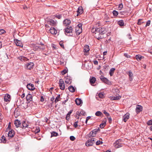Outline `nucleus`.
I'll return each mask as SVG.
<instances>
[{
	"label": "nucleus",
	"mask_w": 152,
	"mask_h": 152,
	"mask_svg": "<svg viewBox=\"0 0 152 152\" xmlns=\"http://www.w3.org/2000/svg\"><path fill=\"white\" fill-rule=\"evenodd\" d=\"M86 136H87V137L91 138L87 141L86 143V145L87 146L92 145L95 142L94 137H95V129L91 131L88 134L86 135Z\"/></svg>",
	"instance_id": "obj_1"
},
{
	"label": "nucleus",
	"mask_w": 152,
	"mask_h": 152,
	"mask_svg": "<svg viewBox=\"0 0 152 152\" xmlns=\"http://www.w3.org/2000/svg\"><path fill=\"white\" fill-rule=\"evenodd\" d=\"M105 31L104 28H96V34H97L98 35H99V34L102 35V34H104L105 33Z\"/></svg>",
	"instance_id": "obj_2"
},
{
	"label": "nucleus",
	"mask_w": 152,
	"mask_h": 152,
	"mask_svg": "<svg viewBox=\"0 0 152 152\" xmlns=\"http://www.w3.org/2000/svg\"><path fill=\"white\" fill-rule=\"evenodd\" d=\"M122 140L119 139L116 141L114 143V146L117 148H118L122 146V144H121Z\"/></svg>",
	"instance_id": "obj_3"
},
{
	"label": "nucleus",
	"mask_w": 152,
	"mask_h": 152,
	"mask_svg": "<svg viewBox=\"0 0 152 152\" xmlns=\"http://www.w3.org/2000/svg\"><path fill=\"white\" fill-rule=\"evenodd\" d=\"M59 86L60 89L64 90L65 89V86L64 81L62 79H61L59 81Z\"/></svg>",
	"instance_id": "obj_4"
},
{
	"label": "nucleus",
	"mask_w": 152,
	"mask_h": 152,
	"mask_svg": "<svg viewBox=\"0 0 152 152\" xmlns=\"http://www.w3.org/2000/svg\"><path fill=\"white\" fill-rule=\"evenodd\" d=\"M100 79L102 81L107 84H110V81L107 78L103 76L102 75L100 77Z\"/></svg>",
	"instance_id": "obj_5"
},
{
	"label": "nucleus",
	"mask_w": 152,
	"mask_h": 152,
	"mask_svg": "<svg viewBox=\"0 0 152 152\" xmlns=\"http://www.w3.org/2000/svg\"><path fill=\"white\" fill-rule=\"evenodd\" d=\"M34 66V63L33 62H30L26 64L25 68L28 69H31L33 68Z\"/></svg>",
	"instance_id": "obj_6"
},
{
	"label": "nucleus",
	"mask_w": 152,
	"mask_h": 152,
	"mask_svg": "<svg viewBox=\"0 0 152 152\" xmlns=\"http://www.w3.org/2000/svg\"><path fill=\"white\" fill-rule=\"evenodd\" d=\"M48 23L53 26H55L57 24V21L56 20L54 21L52 19H50L48 21Z\"/></svg>",
	"instance_id": "obj_7"
},
{
	"label": "nucleus",
	"mask_w": 152,
	"mask_h": 152,
	"mask_svg": "<svg viewBox=\"0 0 152 152\" xmlns=\"http://www.w3.org/2000/svg\"><path fill=\"white\" fill-rule=\"evenodd\" d=\"M130 114L129 113H127L123 117V121L126 122L129 118Z\"/></svg>",
	"instance_id": "obj_8"
},
{
	"label": "nucleus",
	"mask_w": 152,
	"mask_h": 152,
	"mask_svg": "<svg viewBox=\"0 0 152 152\" xmlns=\"http://www.w3.org/2000/svg\"><path fill=\"white\" fill-rule=\"evenodd\" d=\"M77 12V16H78V15H80L82 14L83 12V11L82 7L80 6V7H79L78 8Z\"/></svg>",
	"instance_id": "obj_9"
},
{
	"label": "nucleus",
	"mask_w": 152,
	"mask_h": 152,
	"mask_svg": "<svg viewBox=\"0 0 152 152\" xmlns=\"http://www.w3.org/2000/svg\"><path fill=\"white\" fill-rule=\"evenodd\" d=\"M50 33L53 35H56L57 32V30L54 27H51L49 31Z\"/></svg>",
	"instance_id": "obj_10"
},
{
	"label": "nucleus",
	"mask_w": 152,
	"mask_h": 152,
	"mask_svg": "<svg viewBox=\"0 0 152 152\" xmlns=\"http://www.w3.org/2000/svg\"><path fill=\"white\" fill-rule=\"evenodd\" d=\"M142 107L140 105H137L136 107V112L137 114L140 113V112L142 111Z\"/></svg>",
	"instance_id": "obj_11"
},
{
	"label": "nucleus",
	"mask_w": 152,
	"mask_h": 152,
	"mask_svg": "<svg viewBox=\"0 0 152 152\" xmlns=\"http://www.w3.org/2000/svg\"><path fill=\"white\" fill-rule=\"evenodd\" d=\"M27 88L28 90L31 91L34 90L35 89L34 85L31 83L27 84Z\"/></svg>",
	"instance_id": "obj_12"
},
{
	"label": "nucleus",
	"mask_w": 152,
	"mask_h": 152,
	"mask_svg": "<svg viewBox=\"0 0 152 152\" xmlns=\"http://www.w3.org/2000/svg\"><path fill=\"white\" fill-rule=\"evenodd\" d=\"M65 82L67 84H70L72 83L71 77L69 76H67L65 77Z\"/></svg>",
	"instance_id": "obj_13"
},
{
	"label": "nucleus",
	"mask_w": 152,
	"mask_h": 152,
	"mask_svg": "<svg viewBox=\"0 0 152 152\" xmlns=\"http://www.w3.org/2000/svg\"><path fill=\"white\" fill-rule=\"evenodd\" d=\"M11 99L10 96L9 94H6L4 96V100L5 102H10Z\"/></svg>",
	"instance_id": "obj_14"
},
{
	"label": "nucleus",
	"mask_w": 152,
	"mask_h": 152,
	"mask_svg": "<svg viewBox=\"0 0 152 152\" xmlns=\"http://www.w3.org/2000/svg\"><path fill=\"white\" fill-rule=\"evenodd\" d=\"M72 26H68L65 29V32L67 33H71L72 32Z\"/></svg>",
	"instance_id": "obj_15"
},
{
	"label": "nucleus",
	"mask_w": 152,
	"mask_h": 152,
	"mask_svg": "<svg viewBox=\"0 0 152 152\" xmlns=\"http://www.w3.org/2000/svg\"><path fill=\"white\" fill-rule=\"evenodd\" d=\"M26 99L27 101L29 103L32 101V96L30 94H28L26 96Z\"/></svg>",
	"instance_id": "obj_16"
},
{
	"label": "nucleus",
	"mask_w": 152,
	"mask_h": 152,
	"mask_svg": "<svg viewBox=\"0 0 152 152\" xmlns=\"http://www.w3.org/2000/svg\"><path fill=\"white\" fill-rule=\"evenodd\" d=\"M15 133L14 130H11L8 133V136L10 138H12L14 137L15 135Z\"/></svg>",
	"instance_id": "obj_17"
},
{
	"label": "nucleus",
	"mask_w": 152,
	"mask_h": 152,
	"mask_svg": "<svg viewBox=\"0 0 152 152\" xmlns=\"http://www.w3.org/2000/svg\"><path fill=\"white\" fill-rule=\"evenodd\" d=\"M121 97L120 96H111L110 98L111 100H119L121 99Z\"/></svg>",
	"instance_id": "obj_18"
},
{
	"label": "nucleus",
	"mask_w": 152,
	"mask_h": 152,
	"mask_svg": "<svg viewBox=\"0 0 152 152\" xmlns=\"http://www.w3.org/2000/svg\"><path fill=\"white\" fill-rule=\"evenodd\" d=\"M33 48V49L34 50H39V45L34 44H32L31 45Z\"/></svg>",
	"instance_id": "obj_19"
},
{
	"label": "nucleus",
	"mask_w": 152,
	"mask_h": 152,
	"mask_svg": "<svg viewBox=\"0 0 152 152\" xmlns=\"http://www.w3.org/2000/svg\"><path fill=\"white\" fill-rule=\"evenodd\" d=\"M71 21L69 19H65L63 21V24L66 26L71 23Z\"/></svg>",
	"instance_id": "obj_20"
},
{
	"label": "nucleus",
	"mask_w": 152,
	"mask_h": 152,
	"mask_svg": "<svg viewBox=\"0 0 152 152\" xmlns=\"http://www.w3.org/2000/svg\"><path fill=\"white\" fill-rule=\"evenodd\" d=\"M21 61H26L28 60V59L26 57L23 56H20L17 58Z\"/></svg>",
	"instance_id": "obj_21"
},
{
	"label": "nucleus",
	"mask_w": 152,
	"mask_h": 152,
	"mask_svg": "<svg viewBox=\"0 0 152 152\" xmlns=\"http://www.w3.org/2000/svg\"><path fill=\"white\" fill-rule=\"evenodd\" d=\"M82 31V28H75V32L76 34L77 35H79Z\"/></svg>",
	"instance_id": "obj_22"
},
{
	"label": "nucleus",
	"mask_w": 152,
	"mask_h": 152,
	"mask_svg": "<svg viewBox=\"0 0 152 152\" xmlns=\"http://www.w3.org/2000/svg\"><path fill=\"white\" fill-rule=\"evenodd\" d=\"M90 50L89 47L88 45H86L84 47L83 51L84 52V54L85 55V53L88 52Z\"/></svg>",
	"instance_id": "obj_23"
},
{
	"label": "nucleus",
	"mask_w": 152,
	"mask_h": 152,
	"mask_svg": "<svg viewBox=\"0 0 152 152\" xmlns=\"http://www.w3.org/2000/svg\"><path fill=\"white\" fill-rule=\"evenodd\" d=\"M14 124L17 128L20 127L21 125V123L20 121L18 119L16 120L15 121Z\"/></svg>",
	"instance_id": "obj_24"
},
{
	"label": "nucleus",
	"mask_w": 152,
	"mask_h": 152,
	"mask_svg": "<svg viewBox=\"0 0 152 152\" xmlns=\"http://www.w3.org/2000/svg\"><path fill=\"white\" fill-rule=\"evenodd\" d=\"M75 102L77 105H80L82 102V101L80 99L76 98L75 100Z\"/></svg>",
	"instance_id": "obj_25"
},
{
	"label": "nucleus",
	"mask_w": 152,
	"mask_h": 152,
	"mask_svg": "<svg viewBox=\"0 0 152 152\" xmlns=\"http://www.w3.org/2000/svg\"><path fill=\"white\" fill-rule=\"evenodd\" d=\"M117 24L120 26H124V23L122 20H119L117 22Z\"/></svg>",
	"instance_id": "obj_26"
},
{
	"label": "nucleus",
	"mask_w": 152,
	"mask_h": 152,
	"mask_svg": "<svg viewBox=\"0 0 152 152\" xmlns=\"http://www.w3.org/2000/svg\"><path fill=\"white\" fill-rule=\"evenodd\" d=\"M128 73H129L128 75L129 77V80L130 81H132L133 79V74L131 71H129Z\"/></svg>",
	"instance_id": "obj_27"
},
{
	"label": "nucleus",
	"mask_w": 152,
	"mask_h": 152,
	"mask_svg": "<svg viewBox=\"0 0 152 152\" xmlns=\"http://www.w3.org/2000/svg\"><path fill=\"white\" fill-rule=\"evenodd\" d=\"M90 83L91 85L94 86V84L95 83V77H92L91 78H90Z\"/></svg>",
	"instance_id": "obj_28"
},
{
	"label": "nucleus",
	"mask_w": 152,
	"mask_h": 152,
	"mask_svg": "<svg viewBox=\"0 0 152 152\" xmlns=\"http://www.w3.org/2000/svg\"><path fill=\"white\" fill-rule=\"evenodd\" d=\"M22 128H28V125L27 123L25 121H23L22 122Z\"/></svg>",
	"instance_id": "obj_29"
},
{
	"label": "nucleus",
	"mask_w": 152,
	"mask_h": 152,
	"mask_svg": "<svg viewBox=\"0 0 152 152\" xmlns=\"http://www.w3.org/2000/svg\"><path fill=\"white\" fill-rule=\"evenodd\" d=\"M15 43L17 46L21 47H23V45L20 41L17 40L15 41Z\"/></svg>",
	"instance_id": "obj_30"
},
{
	"label": "nucleus",
	"mask_w": 152,
	"mask_h": 152,
	"mask_svg": "<svg viewBox=\"0 0 152 152\" xmlns=\"http://www.w3.org/2000/svg\"><path fill=\"white\" fill-rule=\"evenodd\" d=\"M115 69L114 68H111L109 72V74L110 76H112L114 74Z\"/></svg>",
	"instance_id": "obj_31"
},
{
	"label": "nucleus",
	"mask_w": 152,
	"mask_h": 152,
	"mask_svg": "<svg viewBox=\"0 0 152 152\" xmlns=\"http://www.w3.org/2000/svg\"><path fill=\"white\" fill-rule=\"evenodd\" d=\"M80 111L79 113V116L85 115H86V113L83 110L80 109Z\"/></svg>",
	"instance_id": "obj_32"
},
{
	"label": "nucleus",
	"mask_w": 152,
	"mask_h": 152,
	"mask_svg": "<svg viewBox=\"0 0 152 152\" xmlns=\"http://www.w3.org/2000/svg\"><path fill=\"white\" fill-rule=\"evenodd\" d=\"M68 89L70 92H73L75 91V88L72 86H70L68 87Z\"/></svg>",
	"instance_id": "obj_33"
},
{
	"label": "nucleus",
	"mask_w": 152,
	"mask_h": 152,
	"mask_svg": "<svg viewBox=\"0 0 152 152\" xmlns=\"http://www.w3.org/2000/svg\"><path fill=\"white\" fill-rule=\"evenodd\" d=\"M51 137H56L58 135V133L57 132H51Z\"/></svg>",
	"instance_id": "obj_34"
},
{
	"label": "nucleus",
	"mask_w": 152,
	"mask_h": 152,
	"mask_svg": "<svg viewBox=\"0 0 152 152\" xmlns=\"http://www.w3.org/2000/svg\"><path fill=\"white\" fill-rule=\"evenodd\" d=\"M72 110H71L67 113V114L66 116V120H68L69 119V116L72 113Z\"/></svg>",
	"instance_id": "obj_35"
},
{
	"label": "nucleus",
	"mask_w": 152,
	"mask_h": 152,
	"mask_svg": "<svg viewBox=\"0 0 152 152\" xmlns=\"http://www.w3.org/2000/svg\"><path fill=\"white\" fill-rule=\"evenodd\" d=\"M39 50H44L45 48V46L44 44H42L41 45H39Z\"/></svg>",
	"instance_id": "obj_36"
},
{
	"label": "nucleus",
	"mask_w": 152,
	"mask_h": 152,
	"mask_svg": "<svg viewBox=\"0 0 152 152\" xmlns=\"http://www.w3.org/2000/svg\"><path fill=\"white\" fill-rule=\"evenodd\" d=\"M113 15L115 17L117 16L119 14V13L118 12L115 10H114L113 11Z\"/></svg>",
	"instance_id": "obj_37"
},
{
	"label": "nucleus",
	"mask_w": 152,
	"mask_h": 152,
	"mask_svg": "<svg viewBox=\"0 0 152 152\" xmlns=\"http://www.w3.org/2000/svg\"><path fill=\"white\" fill-rule=\"evenodd\" d=\"M104 20L105 22H108L109 21V18L107 15H105L104 18Z\"/></svg>",
	"instance_id": "obj_38"
},
{
	"label": "nucleus",
	"mask_w": 152,
	"mask_h": 152,
	"mask_svg": "<svg viewBox=\"0 0 152 152\" xmlns=\"http://www.w3.org/2000/svg\"><path fill=\"white\" fill-rule=\"evenodd\" d=\"M60 98V95L58 94L57 95V96L56 97V99L55 100V103L57 102H58V101H59L60 100H59Z\"/></svg>",
	"instance_id": "obj_39"
},
{
	"label": "nucleus",
	"mask_w": 152,
	"mask_h": 152,
	"mask_svg": "<svg viewBox=\"0 0 152 152\" xmlns=\"http://www.w3.org/2000/svg\"><path fill=\"white\" fill-rule=\"evenodd\" d=\"M136 57L137 60L138 61H139L141 59L142 56H141L140 55H137L136 56Z\"/></svg>",
	"instance_id": "obj_40"
},
{
	"label": "nucleus",
	"mask_w": 152,
	"mask_h": 152,
	"mask_svg": "<svg viewBox=\"0 0 152 152\" xmlns=\"http://www.w3.org/2000/svg\"><path fill=\"white\" fill-rule=\"evenodd\" d=\"M96 115L97 116H100L103 115V114H102L101 112L100 111H97L96 113Z\"/></svg>",
	"instance_id": "obj_41"
},
{
	"label": "nucleus",
	"mask_w": 152,
	"mask_h": 152,
	"mask_svg": "<svg viewBox=\"0 0 152 152\" xmlns=\"http://www.w3.org/2000/svg\"><path fill=\"white\" fill-rule=\"evenodd\" d=\"M40 131V129L39 127L38 126L36 128V129H35V132L36 133H39Z\"/></svg>",
	"instance_id": "obj_42"
},
{
	"label": "nucleus",
	"mask_w": 152,
	"mask_h": 152,
	"mask_svg": "<svg viewBox=\"0 0 152 152\" xmlns=\"http://www.w3.org/2000/svg\"><path fill=\"white\" fill-rule=\"evenodd\" d=\"M102 142L99 140H97L96 142V145H99L100 144H102Z\"/></svg>",
	"instance_id": "obj_43"
},
{
	"label": "nucleus",
	"mask_w": 152,
	"mask_h": 152,
	"mask_svg": "<svg viewBox=\"0 0 152 152\" xmlns=\"http://www.w3.org/2000/svg\"><path fill=\"white\" fill-rule=\"evenodd\" d=\"M59 44L62 48H64L63 42L62 41H60L59 43Z\"/></svg>",
	"instance_id": "obj_44"
},
{
	"label": "nucleus",
	"mask_w": 152,
	"mask_h": 152,
	"mask_svg": "<svg viewBox=\"0 0 152 152\" xmlns=\"http://www.w3.org/2000/svg\"><path fill=\"white\" fill-rule=\"evenodd\" d=\"M99 96L101 98H103L104 97V94L102 93H99L98 94Z\"/></svg>",
	"instance_id": "obj_45"
},
{
	"label": "nucleus",
	"mask_w": 152,
	"mask_h": 152,
	"mask_svg": "<svg viewBox=\"0 0 152 152\" xmlns=\"http://www.w3.org/2000/svg\"><path fill=\"white\" fill-rule=\"evenodd\" d=\"M147 124L148 125H152V120H151L149 121H148L147 123Z\"/></svg>",
	"instance_id": "obj_46"
},
{
	"label": "nucleus",
	"mask_w": 152,
	"mask_h": 152,
	"mask_svg": "<svg viewBox=\"0 0 152 152\" xmlns=\"http://www.w3.org/2000/svg\"><path fill=\"white\" fill-rule=\"evenodd\" d=\"M105 126H106V125H105L103 123H102L101 124L99 125L101 129H102V128H104V127H105Z\"/></svg>",
	"instance_id": "obj_47"
},
{
	"label": "nucleus",
	"mask_w": 152,
	"mask_h": 152,
	"mask_svg": "<svg viewBox=\"0 0 152 152\" xmlns=\"http://www.w3.org/2000/svg\"><path fill=\"white\" fill-rule=\"evenodd\" d=\"M118 9L120 10H121L122 8H123V5L121 3L119 4L118 6Z\"/></svg>",
	"instance_id": "obj_48"
},
{
	"label": "nucleus",
	"mask_w": 152,
	"mask_h": 152,
	"mask_svg": "<svg viewBox=\"0 0 152 152\" xmlns=\"http://www.w3.org/2000/svg\"><path fill=\"white\" fill-rule=\"evenodd\" d=\"M82 24L81 23H79L78 24L77 26L76 27V28H82Z\"/></svg>",
	"instance_id": "obj_49"
},
{
	"label": "nucleus",
	"mask_w": 152,
	"mask_h": 152,
	"mask_svg": "<svg viewBox=\"0 0 152 152\" xmlns=\"http://www.w3.org/2000/svg\"><path fill=\"white\" fill-rule=\"evenodd\" d=\"M75 138L74 136H72L70 137V139L71 141H73L75 140Z\"/></svg>",
	"instance_id": "obj_50"
},
{
	"label": "nucleus",
	"mask_w": 152,
	"mask_h": 152,
	"mask_svg": "<svg viewBox=\"0 0 152 152\" xmlns=\"http://www.w3.org/2000/svg\"><path fill=\"white\" fill-rule=\"evenodd\" d=\"M55 16L56 18L58 19H60L61 18V15H56Z\"/></svg>",
	"instance_id": "obj_51"
},
{
	"label": "nucleus",
	"mask_w": 152,
	"mask_h": 152,
	"mask_svg": "<svg viewBox=\"0 0 152 152\" xmlns=\"http://www.w3.org/2000/svg\"><path fill=\"white\" fill-rule=\"evenodd\" d=\"M77 124H78V121L75 122L74 123L73 126H74V127L76 128L77 126H78Z\"/></svg>",
	"instance_id": "obj_52"
},
{
	"label": "nucleus",
	"mask_w": 152,
	"mask_h": 152,
	"mask_svg": "<svg viewBox=\"0 0 152 152\" xmlns=\"http://www.w3.org/2000/svg\"><path fill=\"white\" fill-rule=\"evenodd\" d=\"M151 23V20H148L146 22L145 26H149L150 24Z\"/></svg>",
	"instance_id": "obj_53"
},
{
	"label": "nucleus",
	"mask_w": 152,
	"mask_h": 152,
	"mask_svg": "<svg viewBox=\"0 0 152 152\" xmlns=\"http://www.w3.org/2000/svg\"><path fill=\"white\" fill-rule=\"evenodd\" d=\"M124 56L127 58H130L131 57V56L129 55L127 53H125L124 54Z\"/></svg>",
	"instance_id": "obj_54"
},
{
	"label": "nucleus",
	"mask_w": 152,
	"mask_h": 152,
	"mask_svg": "<svg viewBox=\"0 0 152 152\" xmlns=\"http://www.w3.org/2000/svg\"><path fill=\"white\" fill-rule=\"evenodd\" d=\"M5 32V30L3 29H0V34H1L4 33Z\"/></svg>",
	"instance_id": "obj_55"
},
{
	"label": "nucleus",
	"mask_w": 152,
	"mask_h": 152,
	"mask_svg": "<svg viewBox=\"0 0 152 152\" xmlns=\"http://www.w3.org/2000/svg\"><path fill=\"white\" fill-rule=\"evenodd\" d=\"M107 118L109 122L110 123H111L112 122V120L111 116H110Z\"/></svg>",
	"instance_id": "obj_56"
},
{
	"label": "nucleus",
	"mask_w": 152,
	"mask_h": 152,
	"mask_svg": "<svg viewBox=\"0 0 152 152\" xmlns=\"http://www.w3.org/2000/svg\"><path fill=\"white\" fill-rule=\"evenodd\" d=\"M142 20V19H139L138 20V21L137 22V24L138 25H140L142 23H143V22H142L141 23V21Z\"/></svg>",
	"instance_id": "obj_57"
},
{
	"label": "nucleus",
	"mask_w": 152,
	"mask_h": 152,
	"mask_svg": "<svg viewBox=\"0 0 152 152\" xmlns=\"http://www.w3.org/2000/svg\"><path fill=\"white\" fill-rule=\"evenodd\" d=\"M106 121H107L106 118H105L104 119V120L103 121H102V123H103V124H104L105 125H106Z\"/></svg>",
	"instance_id": "obj_58"
},
{
	"label": "nucleus",
	"mask_w": 152,
	"mask_h": 152,
	"mask_svg": "<svg viewBox=\"0 0 152 152\" xmlns=\"http://www.w3.org/2000/svg\"><path fill=\"white\" fill-rule=\"evenodd\" d=\"M67 70L66 69H64L62 71L61 73L62 75H64L67 73Z\"/></svg>",
	"instance_id": "obj_59"
},
{
	"label": "nucleus",
	"mask_w": 152,
	"mask_h": 152,
	"mask_svg": "<svg viewBox=\"0 0 152 152\" xmlns=\"http://www.w3.org/2000/svg\"><path fill=\"white\" fill-rule=\"evenodd\" d=\"M119 13V15H124L125 12L124 11H121Z\"/></svg>",
	"instance_id": "obj_60"
},
{
	"label": "nucleus",
	"mask_w": 152,
	"mask_h": 152,
	"mask_svg": "<svg viewBox=\"0 0 152 152\" xmlns=\"http://www.w3.org/2000/svg\"><path fill=\"white\" fill-rule=\"evenodd\" d=\"M40 100L42 102H43V101H44V98H43V96H41Z\"/></svg>",
	"instance_id": "obj_61"
},
{
	"label": "nucleus",
	"mask_w": 152,
	"mask_h": 152,
	"mask_svg": "<svg viewBox=\"0 0 152 152\" xmlns=\"http://www.w3.org/2000/svg\"><path fill=\"white\" fill-rule=\"evenodd\" d=\"M96 38L98 39H102L103 38V36L101 35L99 37H98Z\"/></svg>",
	"instance_id": "obj_62"
},
{
	"label": "nucleus",
	"mask_w": 152,
	"mask_h": 152,
	"mask_svg": "<svg viewBox=\"0 0 152 152\" xmlns=\"http://www.w3.org/2000/svg\"><path fill=\"white\" fill-rule=\"evenodd\" d=\"M105 115L107 116V118L108 117L110 116V114L108 113H107L106 114H105Z\"/></svg>",
	"instance_id": "obj_63"
},
{
	"label": "nucleus",
	"mask_w": 152,
	"mask_h": 152,
	"mask_svg": "<svg viewBox=\"0 0 152 152\" xmlns=\"http://www.w3.org/2000/svg\"><path fill=\"white\" fill-rule=\"evenodd\" d=\"M90 118H91V117L90 116H88V117H87L86 120V123L87 121Z\"/></svg>",
	"instance_id": "obj_64"
}]
</instances>
